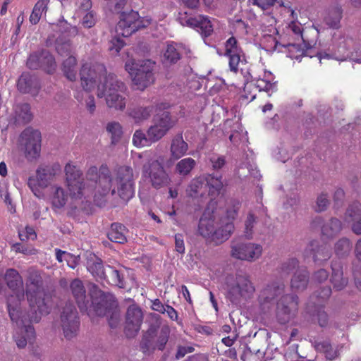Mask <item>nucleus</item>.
I'll return each mask as SVG.
<instances>
[{
  "mask_svg": "<svg viewBox=\"0 0 361 361\" xmlns=\"http://www.w3.org/2000/svg\"><path fill=\"white\" fill-rule=\"evenodd\" d=\"M70 289L72 295L75 298L81 312H85L90 307H93V301L98 302L99 300V296L98 295V291L99 290H97L95 292L97 298H93L90 302V298L87 295L86 289L84 286L83 282L79 279H75L71 282Z\"/></svg>",
  "mask_w": 361,
  "mask_h": 361,
  "instance_id": "f3484780",
  "label": "nucleus"
},
{
  "mask_svg": "<svg viewBox=\"0 0 361 361\" xmlns=\"http://www.w3.org/2000/svg\"><path fill=\"white\" fill-rule=\"evenodd\" d=\"M66 185L70 195L73 199H81L83 196H89L93 189L86 186L83 181L82 172L75 165L67 164L64 169ZM86 179L94 184V197L97 195L105 196L110 192L115 194L116 189L112 185V176L110 169L106 165H102L98 169L92 166L86 172Z\"/></svg>",
  "mask_w": 361,
  "mask_h": 361,
  "instance_id": "7ed1b4c3",
  "label": "nucleus"
},
{
  "mask_svg": "<svg viewBox=\"0 0 361 361\" xmlns=\"http://www.w3.org/2000/svg\"><path fill=\"white\" fill-rule=\"evenodd\" d=\"M256 223V217L251 213L248 214L245 221V235L247 238H252L253 228Z\"/></svg>",
  "mask_w": 361,
  "mask_h": 361,
  "instance_id": "4d7b16f0",
  "label": "nucleus"
},
{
  "mask_svg": "<svg viewBox=\"0 0 361 361\" xmlns=\"http://www.w3.org/2000/svg\"><path fill=\"white\" fill-rule=\"evenodd\" d=\"M196 166V161L191 157L180 159L175 166L174 171L182 178L189 176Z\"/></svg>",
  "mask_w": 361,
  "mask_h": 361,
  "instance_id": "4c0bfd02",
  "label": "nucleus"
},
{
  "mask_svg": "<svg viewBox=\"0 0 361 361\" xmlns=\"http://www.w3.org/2000/svg\"><path fill=\"white\" fill-rule=\"evenodd\" d=\"M170 334V329L167 326H164L161 329L159 336L156 341L154 346L152 347V349L157 348L159 350H163L165 348L166 344L169 341V337Z\"/></svg>",
  "mask_w": 361,
  "mask_h": 361,
  "instance_id": "8fccbe9b",
  "label": "nucleus"
},
{
  "mask_svg": "<svg viewBox=\"0 0 361 361\" xmlns=\"http://www.w3.org/2000/svg\"><path fill=\"white\" fill-rule=\"evenodd\" d=\"M186 25L195 28L203 38L212 35L214 31L213 25L207 16L200 15L186 20Z\"/></svg>",
  "mask_w": 361,
  "mask_h": 361,
  "instance_id": "4be33fe9",
  "label": "nucleus"
},
{
  "mask_svg": "<svg viewBox=\"0 0 361 361\" xmlns=\"http://www.w3.org/2000/svg\"><path fill=\"white\" fill-rule=\"evenodd\" d=\"M16 113L17 119L23 123H27L32 120V115L30 111V106L28 104L18 105Z\"/></svg>",
  "mask_w": 361,
  "mask_h": 361,
  "instance_id": "49530a36",
  "label": "nucleus"
},
{
  "mask_svg": "<svg viewBox=\"0 0 361 361\" xmlns=\"http://www.w3.org/2000/svg\"><path fill=\"white\" fill-rule=\"evenodd\" d=\"M187 195L194 199L203 197L207 192V181L204 176H200L191 180L187 190Z\"/></svg>",
  "mask_w": 361,
  "mask_h": 361,
  "instance_id": "c85d7f7f",
  "label": "nucleus"
},
{
  "mask_svg": "<svg viewBox=\"0 0 361 361\" xmlns=\"http://www.w3.org/2000/svg\"><path fill=\"white\" fill-rule=\"evenodd\" d=\"M207 181V189L208 195L212 199L218 197L224 188L221 176L207 174L204 176Z\"/></svg>",
  "mask_w": 361,
  "mask_h": 361,
  "instance_id": "7c9ffc66",
  "label": "nucleus"
},
{
  "mask_svg": "<svg viewBox=\"0 0 361 361\" xmlns=\"http://www.w3.org/2000/svg\"><path fill=\"white\" fill-rule=\"evenodd\" d=\"M216 227L215 219L209 211H205L199 221L198 233L203 238L212 239Z\"/></svg>",
  "mask_w": 361,
  "mask_h": 361,
  "instance_id": "a878e982",
  "label": "nucleus"
},
{
  "mask_svg": "<svg viewBox=\"0 0 361 361\" xmlns=\"http://www.w3.org/2000/svg\"><path fill=\"white\" fill-rule=\"evenodd\" d=\"M262 248L259 245L253 243H238L232 246L231 255L241 260L252 261L257 259L262 254Z\"/></svg>",
  "mask_w": 361,
  "mask_h": 361,
  "instance_id": "a211bd4d",
  "label": "nucleus"
},
{
  "mask_svg": "<svg viewBox=\"0 0 361 361\" xmlns=\"http://www.w3.org/2000/svg\"><path fill=\"white\" fill-rule=\"evenodd\" d=\"M128 270L126 268L116 269L115 267L107 265L106 274L104 279L109 284L118 286L120 288H126L125 276Z\"/></svg>",
  "mask_w": 361,
  "mask_h": 361,
  "instance_id": "393cba45",
  "label": "nucleus"
},
{
  "mask_svg": "<svg viewBox=\"0 0 361 361\" xmlns=\"http://www.w3.org/2000/svg\"><path fill=\"white\" fill-rule=\"evenodd\" d=\"M240 208V202L238 200H231L226 209L227 221L232 222L238 214Z\"/></svg>",
  "mask_w": 361,
  "mask_h": 361,
  "instance_id": "6e6d98bb",
  "label": "nucleus"
},
{
  "mask_svg": "<svg viewBox=\"0 0 361 361\" xmlns=\"http://www.w3.org/2000/svg\"><path fill=\"white\" fill-rule=\"evenodd\" d=\"M331 276L330 281L336 290H343L348 284V278L344 277L343 266L341 262L333 261L331 264Z\"/></svg>",
  "mask_w": 361,
  "mask_h": 361,
  "instance_id": "b1692460",
  "label": "nucleus"
},
{
  "mask_svg": "<svg viewBox=\"0 0 361 361\" xmlns=\"http://www.w3.org/2000/svg\"><path fill=\"white\" fill-rule=\"evenodd\" d=\"M331 295V288L330 286H326L315 291L311 298L312 300L315 299V301H314V303L321 305L322 303L326 302L329 298Z\"/></svg>",
  "mask_w": 361,
  "mask_h": 361,
  "instance_id": "09e8293b",
  "label": "nucleus"
},
{
  "mask_svg": "<svg viewBox=\"0 0 361 361\" xmlns=\"http://www.w3.org/2000/svg\"><path fill=\"white\" fill-rule=\"evenodd\" d=\"M4 280L13 294L7 297V308L9 317L16 325L20 323L22 314L21 302L25 298L23 280L19 272L15 269H8L4 274Z\"/></svg>",
  "mask_w": 361,
  "mask_h": 361,
  "instance_id": "20e7f679",
  "label": "nucleus"
},
{
  "mask_svg": "<svg viewBox=\"0 0 361 361\" xmlns=\"http://www.w3.org/2000/svg\"><path fill=\"white\" fill-rule=\"evenodd\" d=\"M352 243L348 238H340L334 245V252L338 257L348 256L352 250Z\"/></svg>",
  "mask_w": 361,
  "mask_h": 361,
  "instance_id": "ea45409f",
  "label": "nucleus"
},
{
  "mask_svg": "<svg viewBox=\"0 0 361 361\" xmlns=\"http://www.w3.org/2000/svg\"><path fill=\"white\" fill-rule=\"evenodd\" d=\"M20 147L25 157L29 161L38 159L41 152V133L37 130L28 128L20 136Z\"/></svg>",
  "mask_w": 361,
  "mask_h": 361,
  "instance_id": "9d476101",
  "label": "nucleus"
},
{
  "mask_svg": "<svg viewBox=\"0 0 361 361\" xmlns=\"http://www.w3.org/2000/svg\"><path fill=\"white\" fill-rule=\"evenodd\" d=\"M342 223L336 218H331L322 227V235L326 238L331 239L336 236L342 230Z\"/></svg>",
  "mask_w": 361,
  "mask_h": 361,
  "instance_id": "c9c22d12",
  "label": "nucleus"
},
{
  "mask_svg": "<svg viewBox=\"0 0 361 361\" xmlns=\"http://www.w3.org/2000/svg\"><path fill=\"white\" fill-rule=\"evenodd\" d=\"M329 278V272L324 269H320L315 271L312 276L314 283H322Z\"/></svg>",
  "mask_w": 361,
  "mask_h": 361,
  "instance_id": "e2e57ef3",
  "label": "nucleus"
},
{
  "mask_svg": "<svg viewBox=\"0 0 361 361\" xmlns=\"http://www.w3.org/2000/svg\"><path fill=\"white\" fill-rule=\"evenodd\" d=\"M118 194L123 200H128L134 195L133 171L130 166H120L117 171Z\"/></svg>",
  "mask_w": 361,
  "mask_h": 361,
  "instance_id": "4468645a",
  "label": "nucleus"
},
{
  "mask_svg": "<svg viewBox=\"0 0 361 361\" xmlns=\"http://www.w3.org/2000/svg\"><path fill=\"white\" fill-rule=\"evenodd\" d=\"M76 64L77 59L75 56H70L63 62V72L65 76L71 81H74L76 80Z\"/></svg>",
  "mask_w": 361,
  "mask_h": 361,
  "instance_id": "79ce46f5",
  "label": "nucleus"
},
{
  "mask_svg": "<svg viewBox=\"0 0 361 361\" xmlns=\"http://www.w3.org/2000/svg\"><path fill=\"white\" fill-rule=\"evenodd\" d=\"M212 169L214 170L221 169L226 164L224 157L213 156L210 158Z\"/></svg>",
  "mask_w": 361,
  "mask_h": 361,
  "instance_id": "69168bd1",
  "label": "nucleus"
},
{
  "mask_svg": "<svg viewBox=\"0 0 361 361\" xmlns=\"http://www.w3.org/2000/svg\"><path fill=\"white\" fill-rule=\"evenodd\" d=\"M56 49L61 55L68 54L71 51L72 44L69 40L63 42L61 39H58L56 40Z\"/></svg>",
  "mask_w": 361,
  "mask_h": 361,
  "instance_id": "052dcab7",
  "label": "nucleus"
},
{
  "mask_svg": "<svg viewBox=\"0 0 361 361\" xmlns=\"http://www.w3.org/2000/svg\"><path fill=\"white\" fill-rule=\"evenodd\" d=\"M225 290L226 299L233 305H239L252 297L255 288L248 276L238 274L226 277Z\"/></svg>",
  "mask_w": 361,
  "mask_h": 361,
  "instance_id": "423d86ee",
  "label": "nucleus"
},
{
  "mask_svg": "<svg viewBox=\"0 0 361 361\" xmlns=\"http://www.w3.org/2000/svg\"><path fill=\"white\" fill-rule=\"evenodd\" d=\"M304 40L298 41H288L286 42H275L274 49L278 51H283L282 48L287 49L288 56L293 59H298L299 58L305 56L306 51L312 48L317 42L315 36H306Z\"/></svg>",
  "mask_w": 361,
  "mask_h": 361,
  "instance_id": "f8f14e48",
  "label": "nucleus"
},
{
  "mask_svg": "<svg viewBox=\"0 0 361 361\" xmlns=\"http://www.w3.org/2000/svg\"><path fill=\"white\" fill-rule=\"evenodd\" d=\"M127 232L128 230L124 225L119 223H113L108 232V238L114 243L123 244L127 241Z\"/></svg>",
  "mask_w": 361,
  "mask_h": 361,
  "instance_id": "72a5a7b5",
  "label": "nucleus"
},
{
  "mask_svg": "<svg viewBox=\"0 0 361 361\" xmlns=\"http://www.w3.org/2000/svg\"><path fill=\"white\" fill-rule=\"evenodd\" d=\"M124 46V42L119 38H113L110 42L109 50L115 54H118Z\"/></svg>",
  "mask_w": 361,
  "mask_h": 361,
  "instance_id": "0e129e2a",
  "label": "nucleus"
},
{
  "mask_svg": "<svg viewBox=\"0 0 361 361\" xmlns=\"http://www.w3.org/2000/svg\"><path fill=\"white\" fill-rule=\"evenodd\" d=\"M256 87L259 89V98L265 99L269 97L270 94L269 92L271 90V82L269 81L259 79L257 81Z\"/></svg>",
  "mask_w": 361,
  "mask_h": 361,
  "instance_id": "864d4df0",
  "label": "nucleus"
},
{
  "mask_svg": "<svg viewBox=\"0 0 361 361\" xmlns=\"http://www.w3.org/2000/svg\"><path fill=\"white\" fill-rule=\"evenodd\" d=\"M147 132L145 133L141 130H137L135 132L133 137V142L136 147H143L152 144L147 139Z\"/></svg>",
  "mask_w": 361,
  "mask_h": 361,
  "instance_id": "5fc2aeb1",
  "label": "nucleus"
},
{
  "mask_svg": "<svg viewBox=\"0 0 361 361\" xmlns=\"http://www.w3.org/2000/svg\"><path fill=\"white\" fill-rule=\"evenodd\" d=\"M329 204L328 195L322 192L317 197L316 202V212H321L325 211Z\"/></svg>",
  "mask_w": 361,
  "mask_h": 361,
  "instance_id": "13d9d810",
  "label": "nucleus"
},
{
  "mask_svg": "<svg viewBox=\"0 0 361 361\" xmlns=\"http://www.w3.org/2000/svg\"><path fill=\"white\" fill-rule=\"evenodd\" d=\"M233 230L234 225L233 222L222 221L220 226L215 227V231L212 235L211 241L214 242L216 245L220 244L228 239Z\"/></svg>",
  "mask_w": 361,
  "mask_h": 361,
  "instance_id": "c756f323",
  "label": "nucleus"
},
{
  "mask_svg": "<svg viewBox=\"0 0 361 361\" xmlns=\"http://www.w3.org/2000/svg\"><path fill=\"white\" fill-rule=\"evenodd\" d=\"M49 0H38L35 4L31 15L30 16V22L32 25H36L39 21L43 13H46L48 10Z\"/></svg>",
  "mask_w": 361,
  "mask_h": 361,
  "instance_id": "58836bf2",
  "label": "nucleus"
},
{
  "mask_svg": "<svg viewBox=\"0 0 361 361\" xmlns=\"http://www.w3.org/2000/svg\"><path fill=\"white\" fill-rule=\"evenodd\" d=\"M99 300L92 302L93 310L99 316L109 317V324L111 328H115L119 320L118 302L114 295L110 293L98 291Z\"/></svg>",
  "mask_w": 361,
  "mask_h": 361,
  "instance_id": "1a4fd4ad",
  "label": "nucleus"
},
{
  "mask_svg": "<svg viewBox=\"0 0 361 361\" xmlns=\"http://www.w3.org/2000/svg\"><path fill=\"white\" fill-rule=\"evenodd\" d=\"M226 56L229 59V67L231 71L236 72L238 66L240 61L243 51L238 45L237 39L231 37L227 39L225 44Z\"/></svg>",
  "mask_w": 361,
  "mask_h": 361,
  "instance_id": "412c9836",
  "label": "nucleus"
},
{
  "mask_svg": "<svg viewBox=\"0 0 361 361\" xmlns=\"http://www.w3.org/2000/svg\"><path fill=\"white\" fill-rule=\"evenodd\" d=\"M81 85L85 91H91L97 86V95L105 97L109 108L123 110L126 107V99L122 94L126 90L125 84L118 80L114 74L106 75L103 64L85 63L80 71Z\"/></svg>",
  "mask_w": 361,
  "mask_h": 361,
  "instance_id": "f03ea898",
  "label": "nucleus"
},
{
  "mask_svg": "<svg viewBox=\"0 0 361 361\" xmlns=\"http://www.w3.org/2000/svg\"><path fill=\"white\" fill-rule=\"evenodd\" d=\"M121 13V19L116 27L118 35L127 37L144 27L141 24L137 12L131 11L128 13Z\"/></svg>",
  "mask_w": 361,
  "mask_h": 361,
  "instance_id": "dca6fc26",
  "label": "nucleus"
},
{
  "mask_svg": "<svg viewBox=\"0 0 361 361\" xmlns=\"http://www.w3.org/2000/svg\"><path fill=\"white\" fill-rule=\"evenodd\" d=\"M153 111L154 106L152 105L148 106H137L131 110L130 115L135 122H140L148 119Z\"/></svg>",
  "mask_w": 361,
  "mask_h": 361,
  "instance_id": "a19ab883",
  "label": "nucleus"
},
{
  "mask_svg": "<svg viewBox=\"0 0 361 361\" xmlns=\"http://www.w3.org/2000/svg\"><path fill=\"white\" fill-rule=\"evenodd\" d=\"M25 295L29 305V311L23 312L20 323L13 334V339L19 348H23L27 343L32 344L35 339V331L31 325L39 322L42 316L51 310V296L43 287L40 273L34 269L28 270Z\"/></svg>",
  "mask_w": 361,
  "mask_h": 361,
  "instance_id": "f257e3e1",
  "label": "nucleus"
},
{
  "mask_svg": "<svg viewBox=\"0 0 361 361\" xmlns=\"http://www.w3.org/2000/svg\"><path fill=\"white\" fill-rule=\"evenodd\" d=\"M258 300L262 313L269 314L271 310V288L269 286L260 291Z\"/></svg>",
  "mask_w": 361,
  "mask_h": 361,
  "instance_id": "37998d69",
  "label": "nucleus"
},
{
  "mask_svg": "<svg viewBox=\"0 0 361 361\" xmlns=\"http://www.w3.org/2000/svg\"><path fill=\"white\" fill-rule=\"evenodd\" d=\"M42 53H34L30 55L27 60V66L30 69H37L41 67Z\"/></svg>",
  "mask_w": 361,
  "mask_h": 361,
  "instance_id": "bf43d9fd",
  "label": "nucleus"
},
{
  "mask_svg": "<svg viewBox=\"0 0 361 361\" xmlns=\"http://www.w3.org/2000/svg\"><path fill=\"white\" fill-rule=\"evenodd\" d=\"M182 54L181 46L174 43L169 44L164 53L163 63L166 66L174 64L180 59Z\"/></svg>",
  "mask_w": 361,
  "mask_h": 361,
  "instance_id": "2f4dec72",
  "label": "nucleus"
},
{
  "mask_svg": "<svg viewBox=\"0 0 361 361\" xmlns=\"http://www.w3.org/2000/svg\"><path fill=\"white\" fill-rule=\"evenodd\" d=\"M353 276L355 287L361 292V264H353Z\"/></svg>",
  "mask_w": 361,
  "mask_h": 361,
  "instance_id": "680f3d73",
  "label": "nucleus"
},
{
  "mask_svg": "<svg viewBox=\"0 0 361 361\" xmlns=\"http://www.w3.org/2000/svg\"><path fill=\"white\" fill-rule=\"evenodd\" d=\"M61 322L66 338L71 339L76 335L79 328V321L78 312L73 303L68 302L63 307Z\"/></svg>",
  "mask_w": 361,
  "mask_h": 361,
  "instance_id": "2eb2a0df",
  "label": "nucleus"
},
{
  "mask_svg": "<svg viewBox=\"0 0 361 361\" xmlns=\"http://www.w3.org/2000/svg\"><path fill=\"white\" fill-rule=\"evenodd\" d=\"M17 87L21 93L36 96L39 92L40 86L35 76L28 73H23L18 80Z\"/></svg>",
  "mask_w": 361,
  "mask_h": 361,
  "instance_id": "5701e85b",
  "label": "nucleus"
},
{
  "mask_svg": "<svg viewBox=\"0 0 361 361\" xmlns=\"http://www.w3.org/2000/svg\"><path fill=\"white\" fill-rule=\"evenodd\" d=\"M142 318V312L140 307L135 305L128 307L126 312L125 327L128 336L133 337L139 331Z\"/></svg>",
  "mask_w": 361,
  "mask_h": 361,
  "instance_id": "6ab92c4d",
  "label": "nucleus"
},
{
  "mask_svg": "<svg viewBox=\"0 0 361 361\" xmlns=\"http://www.w3.org/2000/svg\"><path fill=\"white\" fill-rule=\"evenodd\" d=\"M87 269L97 280H104L105 278L106 267L103 266L100 259L93 262L88 261Z\"/></svg>",
  "mask_w": 361,
  "mask_h": 361,
  "instance_id": "c03bdc74",
  "label": "nucleus"
},
{
  "mask_svg": "<svg viewBox=\"0 0 361 361\" xmlns=\"http://www.w3.org/2000/svg\"><path fill=\"white\" fill-rule=\"evenodd\" d=\"M345 218L346 221L352 224L361 218V204L359 202L349 205Z\"/></svg>",
  "mask_w": 361,
  "mask_h": 361,
  "instance_id": "a18cd8bd",
  "label": "nucleus"
},
{
  "mask_svg": "<svg viewBox=\"0 0 361 361\" xmlns=\"http://www.w3.org/2000/svg\"><path fill=\"white\" fill-rule=\"evenodd\" d=\"M137 157L143 162L142 175L149 179L154 188L160 189L170 184L171 181L170 176L160 161L152 159L147 152L139 154Z\"/></svg>",
  "mask_w": 361,
  "mask_h": 361,
  "instance_id": "0eeeda50",
  "label": "nucleus"
},
{
  "mask_svg": "<svg viewBox=\"0 0 361 361\" xmlns=\"http://www.w3.org/2000/svg\"><path fill=\"white\" fill-rule=\"evenodd\" d=\"M106 130L111 136V142L115 144L118 141L122 135V128L118 122H111L106 126Z\"/></svg>",
  "mask_w": 361,
  "mask_h": 361,
  "instance_id": "3c124183",
  "label": "nucleus"
},
{
  "mask_svg": "<svg viewBox=\"0 0 361 361\" xmlns=\"http://www.w3.org/2000/svg\"><path fill=\"white\" fill-rule=\"evenodd\" d=\"M312 257L314 262L326 261L331 257V248L329 245H319L317 240H312L304 252V257Z\"/></svg>",
  "mask_w": 361,
  "mask_h": 361,
  "instance_id": "aec40b11",
  "label": "nucleus"
},
{
  "mask_svg": "<svg viewBox=\"0 0 361 361\" xmlns=\"http://www.w3.org/2000/svg\"><path fill=\"white\" fill-rule=\"evenodd\" d=\"M148 133L147 139L151 142L152 143L157 142V141L160 140L164 136H165L166 134L159 128L157 125H155L153 123V125H152L148 130H147Z\"/></svg>",
  "mask_w": 361,
  "mask_h": 361,
  "instance_id": "603ef678",
  "label": "nucleus"
},
{
  "mask_svg": "<svg viewBox=\"0 0 361 361\" xmlns=\"http://www.w3.org/2000/svg\"><path fill=\"white\" fill-rule=\"evenodd\" d=\"M176 122L168 111L157 114L153 118V123L166 134L176 125Z\"/></svg>",
  "mask_w": 361,
  "mask_h": 361,
  "instance_id": "e433bc0d",
  "label": "nucleus"
},
{
  "mask_svg": "<svg viewBox=\"0 0 361 361\" xmlns=\"http://www.w3.org/2000/svg\"><path fill=\"white\" fill-rule=\"evenodd\" d=\"M174 238L176 251L178 253L183 254L185 252V244L183 235L177 233L175 235Z\"/></svg>",
  "mask_w": 361,
  "mask_h": 361,
  "instance_id": "338daca9",
  "label": "nucleus"
},
{
  "mask_svg": "<svg viewBox=\"0 0 361 361\" xmlns=\"http://www.w3.org/2000/svg\"><path fill=\"white\" fill-rule=\"evenodd\" d=\"M298 310V297L295 294L282 295L277 302L276 319L280 324L288 323Z\"/></svg>",
  "mask_w": 361,
  "mask_h": 361,
  "instance_id": "ddd939ff",
  "label": "nucleus"
},
{
  "mask_svg": "<svg viewBox=\"0 0 361 361\" xmlns=\"http://www.w3.org/2000/svg\"><path fill=\"white\" fill-rule=\"evenodd\" d=\"M60 171L58 164L40 166L37 169L36 177L39 186L46 188Z\"/></svg>",
  "mask_w": 361,
  "mask_h": 361,
  "instance_id": "bb28decb",
  "label": "nucleus"
},
{
  "mask_svg": "<svg viewBox=\"0 0 361 361\" xmlns=\"http://www.w3.org/2000/svg\"><path fill=\"white\" fill-rule=\"evenodd\" d=\"M314 348L318 353H323L326 360L329 361L334 360L340 355V350L343 345H337L334 348L329 340L314 341Z\"/></svg>",
  "mask_w": 361,
  "mask_h": 361,
  "instance_id": "cd10ccee",
  "label": "nucleus"
},
{
  "mask_svg": "<svg viewBox=\"0 0 361 361\" xmlns=\"http://www.w3.org/2000/svg\"><path fill=\"white\" fill-rule=\"evenodd\" d=\"M154 63L150 60H142L136 63L134 59L126 61L125 68L132 77L137 89L143 90L154 80L153 68Z\"/></svg>",
  "mask_w": 361,
  "mask_h": 361,
  "instance_id": "6e6552de",
  "label": "nucleus"
},
{
  "mask_svg": "<svg viewBox=\"0 0 361 361\" xmlns=\"http://www.w3.org/2000/svg\"><path fill=\"white\" fill-rule=\"evenodd\" d=\"M188 149V145L184 141L181 134L176 135L172 140L170 152L171 157L178 159L186 154Z\"/></svg>",
  "mask_w": 361,
  "mask_h": 361,
  "instance_id": "473e14b6",
  "label": "nucleus"
},
{
  "mask_svg": "<svg viewBox=\"0 0 361 361\" xmlns=\"http://www.w3.org/2000/svg\"><path fill=\"white\" fill-rule=\"evenodd\" d=\"M51 202L53 207L61 209L63 207L68 200V194L64 189L56 185L51 187Z\"/></svg>",
  "mask_w": 361,
  "mask_h": 361,
  "instance_id": "f704fd0d",
  "label": "nucleus"
},
{
  "mask_svg": "<svg viewBox=\"0 0 361 361\" xmlns=\"http://www.w3.org/2000/svg\"><path fill=\"white\" fill-rule=\"evenodd\" d=\"M275 4L283 7L292 18V20L282 29L281 33H280V30L278 28H276V33L279 35V39H275V42H300L304 40L306 36H309L310 37L315 36V39H317V32L312 28L308 30L303 28L301 23L298 20V15L291 8L289 1L285 2L284 0H272V6Z\"/></svg>",
  "mask_w": 361,
  "mask_h": 361,
  "instance_id": "39448f33",
  "label": "nucleus"
},
{
  "mask_svg": "<svg viewBox=\"0 0 361 361\" xmlns=\"http://www.w3.org/2000/svg\"><path fill=\"white\" fill-rule=\"evenodd\" d=\"M56 62L54 56L48 51L42 52L41 67L47 73H51L55 70Z\"/></svg>",
  "mask_w": 361,
  "mask_h": 361,
  "instance_id": "de8ad7c7",
  "label": "nucleus"
},
{
  "mask_svg": "<svg viewBox=\"0 0 361 361\" xmlns=\"http://www.w3.org/2000/svg\"><path fill=\"white\" fill-rule=\"evenodd\" d=\"M82 24L87 28H90L94 25L95 18L92 12H89L83 16Z\"/></svg>",
  "mask_w": 361,
  "mask_h": 361,
  "instance_id": "774afa93",
  "label": "nucleus"
},
{
  "mask_svg": "<svg viewBox=\"0 0 361 361\" xmlns=\"http://www.w3.org/2000/svg\"><path fill=\"white\" fill-rule=\"evenodd\" d=\"M298 263L295 258L289 259L282 264L281 273L283 275H288L295 269L290 281V286L293 290L302 291L307 286L309 272L305 267H299Z\"/></svg>",
  "mask_w": 361,
  "mask_h": 361,
  "instance_id": "9b49d317",
  "label": "nucleus"
}]
</instances>
